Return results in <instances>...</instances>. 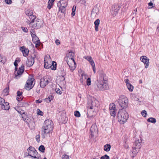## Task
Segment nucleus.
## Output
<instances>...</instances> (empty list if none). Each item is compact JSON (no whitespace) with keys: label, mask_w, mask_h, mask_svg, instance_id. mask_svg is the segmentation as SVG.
<instances>
[{"label":"nucleus","mask_w":159,"mask_h":159,"mask_svg":"<svg viewBox=\"0 0 159 159\" xmlns=\"http://www.w3.org/2000/svg\"><path fill=\"white\" fill-rule=\"evenodd\" d=\"M69 59L72 60L75 64V63L74 60V56H73L72 57H70Z\"/></svg>","instance_id":"59"},{"label":"nucleus","mask_w":159,"mask_h":159,"mask_svg":"<svg viewBox=\"0 0 159 159\" xmlns=\"http://www.w3.org/2000/svg\"><path fill=\"white\" fill-rule=\"evenodd\" d=\"M25 70V66L24 65L22 64L20 67L19 68L18 70L16 72H15V77L14 78L16 79H18L20 78L24 72Z\"/></svg>","instance_id":"9"},{"label":"nucleus","mask_w":159,"mask_h":159,"mask_svg":"<svg viewBox=\"0 0 159 159\" xmlns=\"http://www.w3.org/2000/svg\"><path fill=\"white\" fill-rule=\"evenodd\" d=\"M57 63L54 61H53L52 62V65H50V68L52 70H55L57 69Z\"/></svg>","instance_id":"22"},{"label":"nucleus","mask_w":159,"mask_h":159,"mask_svg":"<svg viewBox=\"0 0 159 159\" xmlns=\"http://www.w3.org/2000/svg\"><path fill=\"white\" fill-rule=\"evenodd\" d=\"M42 102V100H35V102L37 103H41Z\"/></svg>","instance_id":"57"},{"label":"nucleus","mask_w":159,"mask_h":159,"mask_svg":"<svg viewBox=\"0 0 159 159\" xmlns=\"http://www.w3.org/2000/svg\"><path fill=\"white\" fill-rule=\"evenodd\" d=\"M127 87L130 92H132L134 89V86L130 84L129 83L126 85Z\"/></svg>","instance_id":"25"},{"label":"nucleus","mask_w":159,"mask_h":159,"mask_svg":"<svg viewBox=\"0 0 159 159\" xmlns=\"http://www.w3.org/2000/svg\"><path fill=\"white\" fill-rule=\"evenodd\" d=\"M109 109L110 110H116V106L114 103H112L110 105Z\"/></svg>","instance_id":"31"},{"label":"nucleus","mask_w":159,"mask_h":159,"mask_svg":"<svg viewBox=\"0 0 159 159\" xmlns=\"http://www.w3.org/2000/svg\"><path fill=\"white\" fill-rule=\"evenodd\" d=\"M5 101V99L0 97V105H2V103Z\"/></svg>","instance_id":"52"},{"label":"nucleus","mask_w":159,"mask_h":159,"mask_svg":"<svg viewBox=\"0 0 159 159\" xmlns=\"http://www.w3.org/2000/svg\"><path fill=\"white\" fill-rule=\"evenodd\" d=\"M36 55L34 54L31 57L27 58V61H26V66L29 67H30L33 66L34 62V59L36 57Z\"/></svg>","instance_id":"11"},{"label":"nucleus","mask_w":159,"mask_h":159,"mask_svg":"<svg viewBox=\"0 0 159 159\" xmlns=\"http://www.w3.org/2000/svg\"><path fill=\"white\" fill-rule=\"evenodd\" d=\"M76 7H75V9H74V7L72 8V13L71 14V15L72 17L74 16L75 15V12L76 10Z\"/></svg>","instance_id":"44"},{"label":"nucleus","mask_w":159,"mask_h":159,"mask_svg":"<svg viewBox=\"0 0 159 159\" xmlns=\"http://www.w3.org/2000/svg\"><path fill=\"white\" fill-rule=\"evenodd\" d=\"M148 9H150L152 8V7H154V6H153V4L152 2H150L148 3Z\"/></svg>","instance_id":"40"},{"label":"nucleus","mask_w":159,"mask_h":159,"mask_svg":"<svg viewBox=\"0 0 159 159\" xmlns=\"http://www.w3.org/2000/svg\"><path fill=\"white\" fill-rule=\"evenodd\" d=\"M87 85L88 86H89L91 84V79L89 77L86 80Z\"/></svg>","instance_id":"43"},{"label":"nucleus","mask_w":159,"mask_h":159,"mask_svg":"<svg viewBox=\"0 0 159 159\" xmlns=\"http://www.w3.org/2000/svg\"><path fill=\"white\" fill-rule=\"evenodd\" d=\"M106 81L101 80L98 82V87L99 90L103 91L107 89L108 88V85L106 83Z\"/></svg>","instance_id":"10"},{"label":"nucleus","mask_w":159,"mask_h":159,"mask_svg":"<svg viewBox=\"0 0 159 159\" xmlns=\"http://www.w3.org/2000/svg\"><path fill=\"white\" fill-rule=\"evenodd\" d=\"M141 147V144L139 140H136L132 147L133 149H139Z\"/></svg>","instance_id":"18"},{"label":"nucleus","mask_w":159,"mask_h":159,"mask_svg":"<svg viewBox=\"0 0 159 159\" xmlns=\"http://www.w3.org/2000/svg\"><path fill=\"white\" fill-rule=\"evenodd\" d=\"M69 156L67 155L64 154L62 155V159H69Z\"/></svg>","instance_id":"47"},{"label":"nucleus","mask_w":159,"mask_h":159,"mask_svg":"<svg viewBox=\"0 0 159 159\" xmlns=\"http://www.w3.org/2000/svg\"><path fill=\"white\" fill-rule=\"evenodd\" d=\"M124 97V96L120 97L118 101L119 105L122 108V109L123 110H125L127 107L128 104L127 98Z\"/></svg>","instance_id":"3"},{"label":"nucleus","mask_w":159,"mask_h":159,"mask_svg":"<svg viewBox=\"0 0 159 159\" xmlns=\"http://www.w3.org/2000/svg\"><path fill=\"white\" fill-rule=\"evenodd\" d=\"M30 34L32 38L33 42L35 44L36 47L40 43V41L38 37L36 35L34 30H32V31H30Z\"/></svg>","instance_id":"7"},{"label":"nucleus","mask_w":159,"mask_h":159,"mask_svg":"<svg viewBox=\"0 0 159 159\" xmlns=\"http://www.w3.org/2000/svg\"><path fill=\"white\" fill-rule=\"evenodd\" d=\"M84 58L87 60L89 62L92 59V57L90 56H84Z\"/></svg>","instance_id":"39"},{"label":"nucleus","mask_w":159,"mask_h":159,"mask_svg":"<svg viewBox=\"0 0 159 159\" xmlns=\"http://www.w3.org/2000/svg\"><path fill=\"white\" fill-rule=\"evenodd\" d=\"M44 67L47 69H48L50 68V65H48V62L44 61Z\"/></svg>","instance_id":"35"},{"label":"nucleus","mask_w":159,"mask_h":159,"mask_svg":"<svg viewBox=\"0 0 159 159\" xmlns=\"http://www.w3.org/2000/svg\"><path fill=\"white\" fill-rule=\"evenodd\" d=\"M1 106L3 110H8L10 108L9 103L7 102H5V101L2 103V105H1Z\"/></svg>","instance_id":"19"},{"label":"nucleus","mask_w":159,"mask_h":159,"mask_svg":"<svg viewBox=\"0 0 159 159\" xmlns=\"http://www.w3.org/2000/svg\"><path fill=\"white\" fill-rule=\"evenodd\" d=\"M140 60L145 64V67L147 68L149 64V59L146 56H143L141 57Z\"/></svg>","instance_id":"14"},{"label":"nucleus","mask_w":159,"mask_h":159,"mask_svg":"<svg viewBox=\"0 0 159 159\" xmlns=\"http://www.w3.org/2000/svg\"><path fill=\"white\" fill-rule=\"evenodd\" d=\"M89 62L92 67H94L95 66V64L93 59H92Z\"/></svg>","instance_id":"50"},{"label":"nucleus","mask_w":159,"mask_h":159,"mask_svg":"<svg viewBox=\"0 0 159 159\" xmlns=\"http://www.w3.org/2000/svg\"><path fill=\"white\" fill-rule=\"evenodd\" d=\"M20 61V58H16L14 62V65L16 66H18V64Z\"/></svg>","instance_id":"32"},{"label":"nucleus","mask_w":159,"mask_h":159,"mask_svg":"<svg viewBox=\"0 0 159 159\" xmlns=\"http://www.w3.org/2000/svg\"><path fill=\"white\" fill-rule=\"evenodd\" d=\"M129 80L128 79H125L124 80V81L126 83V85L128 84L129 83H129Z\"/></svg>","instance_id":"58"},{"label":"nucleus","mask_w":159,"mask_h":159,"mask_svg":"<svg viewBox=\"0 0 159 159\" xmlns=\"http://www.w3.org/2000/svg\"><path fill=\"white\" fill-rule=\"evenodd\" d=\"M110 113L111 115L113 116H116V110H110Z\"/></svg>","instance_id":"37"},{"label":"nucleus","mask_w":159,"mask_h":159,"mask_svg":"<svg viewBox=\"0 0 159 159\" xmlns=\"http://www.w3.org/2000/svg\"><path fill=\"white\" fill-rule=\"evenodd\" d=\"M121 7L118 4H114L111 10V13L113 16H116L118 13V11Z\"/></svg>","instance_id":"8"},{"label":"nucleus","mask_w":159,"mask_h":159,"mask_svg":"<svg viewBox=\"0 0 159 159\" xmlns=\"http://www.w3.org/2000/svg\"><path fill=\"white\" fill-rule=\"evenodd\" d=\"M29 51L28 48H26L25 50L22 52L23 56L24 57H26L29 54Z\"/></svg>","instance_id":"29"},{"label":"nucleus","mask_w":159,"mask_h":159,"mask_svg":"<svg viewBox=\"0 0 159 159\" xmlns=\"http://www.w3.org/2000/svg\"><path fill=\"white\" fill-rule=\"evenodd\" d=\"M81 77L80 78V81L81 83L83 84V76H84L85 79H86V75L84 74V73H82L81 75Z\"/></svg>","instance_id":"30"},{"label":"nucleus","mask_w":159,"mask_h":159,"mask_svg":"<svg viewBox=\"0 0 159 159\" xmlns=\"http://www.w3.org/2000/svg\"><path fill=\"white\" fill-rule=\"evenodd\" d=\"M100 159H110V157L107 154H105L102 156L100 158Z\"/></svg>","instance_id":"42"},{"label":"nucleus","mask_w":159,"mask_h":159,"mask_svg":"<svg viewBox=\"0 0 159 159\" xmlns=\"http://www.w3.org/2000/svg\"><path fill=\"white\" fill-rule=\"evenodd\" d=\"M36 16L35 15H31L28 16L27 18V21H26L28 24H29L30 26L32 25V24L34 22V20L36 19Z\"/></svg>","instance_id":"15"},{"label":"nucleus","mask_w":159,"mask_h":159,"mask_svg":"<svg viewBox=\"0 0 159 159\" xmlns=\"http://www.w3.org/2000/svg\"><path fill=\"white\" fill-rule=\"evenodd\" d=\"M39 151L42 153H44L45 151V148L43 145H41L39 146L38 149Z\"/></svg>","instance_id":"28"},{"label":"nucleus","mask_w":159,"mask_h":159,"mask_svg":"<svg viewBox=\"0 0 159 159\" xmlns=\"http://www.w3.org/2000/svg\"><path fill=\"white\" fill-rule=\"evenodd\" d=\"M55 43L57 45L60 44V41L58 39H56L55 41Z\"/></svg>","instance_id":"56"},{"label":"nucleus","mask_w":159,"mask_h":159,"mask_svg":"<svg viewBox=\"0 0 159 159\" xmlns=\"http://www.w3.org/2000/svg\"><path fill=\"white\" fill-rule=\"evenodd\" d=\"M147 120L149 122H151L153 124L155 123L157 121L155 118L152 117L148 118Z\"/></svg>","instance_id":"24"},{"label":"nucleus","mask_w":159,"mask_h":159,"mask_svg":"<svg viewBox=\"0 0 159 159\" xmlns=\"http://www.w3.org/2000/svg\"><path fill=\"white\" fill-rule=\"evenodd\" d=\"M90 131L92 137H94L96 134L98 133V130L97 126L95 124L92 125L91 126L90 129Z\"/></svg>","instance_id":"13"},{"label":"nucleus","mask_w":159,"mask_h":159,"mask_svg":"<svg viewBox=\"0 0 159 159\" xmlns=\"http://www.w3.org/2000/svg\"><path fill=\"white\" fill-rule=\"evenodd\" d=\"M45 101H46L48 103L50 102L51 101H49V99H48V98H45L44 99Z\"/></svg>","instance_id":"63"},{"label":"nucleus","mask_w":159,"mask_h":159,"mask_svg":"<svg viewBox=\"0 0 159 159\" xmlns=\"http://www.w3.org/2000/svg\"><path fill=\"white\" fill-rule=\"evenodd\" d=\"M35 80L34 78H29L25 84V89L28 91L32 89L34 85V84H33V83Z\"/></svg>","instance_id":"6"},{"label":"nucleus","mask_w":159,"mask_h":159,"mask_svg":"<svg viewBox=\"0 0 159 159\" xmlns=\"http://www.w3.org/2000/svg\"><path fill=\"white\" fill-rule=\"evenodd\" d=\"M99 76L101 78V80H103L104 81H106L107 79L106 77V74L102 70H101L98 71Z\"/></svg>","instance_id":"16"},{"label":"nucleus","mask_w":159,"mask_h":159,"mask_svg":"<svg viewBox=\"0 0 159 159\" xmlns=\"http://www.w3.org/2000/svg\"><path fill=\"white\" fill-rule=\"evenodd\" d=\"M21 28L22 30L25 32L27 33L28 31L27 28L26 27H21Z\"/></svg>","instance_id":"48"},{"label":"nucleus","mask_w":159,"mask_h":159,"mask_svg":"<svg viewBox=\"0 0 159 159\" xmlns=\"http://www.w3.org/2000/svg\"><path fill=\"white\" fill-rule=\"evenodd\" d=\"M124 146L125 148H129L128 145V144L126 143V142H125V144H124Z\"/></svg>","instance_id":"60"},{"label":"nucleus","mask_w":159,"mask_h":159,"mask_svg":"<svg viewBox=\"0 0 159 159\" xmlns=\"http://www.w3.org/2000/svg\"><path fill=\"white\" fill-rule=\"evenodd\" d=\"M27 48H25L24 46H22L20 47V50L21 52H23Z\"/></svg>","instance_id":"53"},{"label":"nucleus","mask_w":159,"mask_h":159,"mask_svg":"<svg viewBox=\"0 0 159 159\" xmlns=\"http://www.w3.org/2000/svg\"><path fill=\"white\" fill-rule=\"evenodd\" d=\"M42 137L43 139H44L45 138V134H47L48 133H44L43 131H42Z\"/></svg>","instance_id":"55"},{"label":"nucleus","mask_w":159,"mask_h":159,"mask_svg":"<svg viewBox=\"0 0 159 159\" xmlns=\"http://www.w3.org/2000/svg\"><path fill=\"white\" fill-rule=\"evenodd\" d=\"M3 92L6 93L5 94L8 95L9 92V87H7L3 90Z\"/></svg>","instance_id":"36"},{"label":"nucleus","mask_w":159,"mask_h":159,"mask_svg":"<svg viewBox=\"0 0 159 159\" xmlns=\"http://www.w3.org/2000/svg\"><path fill=\"white\" fill-rule=\"evenodd\" d=\"M37 114L38 115H40V116H41L43 115V112L42 111H41L39 109H37Z\"/></svg>","instance_id":"41"},{"label":"nucleus","mask_w":159,"mask_h":159,"mask_svg":"<svg viewBox=\"0 0 159 159\" xmlns=\"http://www.w3.org/2000/svg\"><path fill=\"white\" fill-rule=\"evenodd\" d=\"M75 54L74 52H72L70 51L66 55V57L65 58V59L66 61L67 64L69 66L68 62L69 61H68V57H72L74 56Z\"/></svg>","instance_id":"20"},{"label":"nucleus","mask_w":159,"mask_h":159,"mask_svg":"<svg viewBox=\"0 0 159 159\" xmlns=\"http://www.w3.org/2000/svg\"><path fill=\"white\" fill-rule=\"evenodd\" d=\"M15 71L14 73H16V72L18 70V66H15Z\"/></svg>","instance_id":"64"},{"label":"nucleus","mask_w":159,"mask_h":159,"mask_svg":"<svg viewBox=\"0 0 159 159\" xmlns=\"http://www.w3.org/2000/svg\"><path fill=\"white\" fill-rule=\"evenodd\" d=\"M100 24V20L99 19H98L96 20L94 22L95 25V29L96 31H98V27Z\"/></svg>","instance_id":"21"},{"label":"nucleus","mask_w":159,"mask_h":159,"mask_svg":"<svg viewBox=\"0 0 159 159\" xmlns=\"http://www.w3.org/2000/svg\"><path fill=\"white\" fill-rule=\"evenodd\" d=\"M56 93L60 95H61L62 94V92L58 88V89H56Z\"/></svg>","instance_id":"49"},{"label":"nucleus","mask_w":159,"mask_h":159,"mask_svg":"<svg viewBox=\"0 0 159 159\" xmlns=\"http://www.w3.org/2000/svg\"><path fill=\"white\" fill-rule=\"evenodd\" d=\"M141 114L143 117H146L147 114V111L145 110L142 111Z\"/></svg>","instance_id":"38"},{"label":"nucleus","mask_w":159,"mask_h":159,"mask_svg":"<svg viewBox=\"0 0 159 159\" xmlns=\"http://www.w3.org/2000/svg\"><path fill=\"white\" fill-rule=\"evenodd\" d=\"M48 3L47 8L49 9H50L52 7L53 5V3L51 2H50V1H48Z\"/></svg>","instance_id":"34"},{"label":"nucleus","mask_w":159,"mask_h":159,"mask_svg":"<svg viewBox=\"0 0 159 159\" xmlns=\"http://www.w3.org/2000/svg\"><path fill=\"white\" fill-rule=\"evenodd\" d=\"M53 122L50 120H45L42 128V131L44 133H52L53 129Z\"/></svg>","instance_id":"1"},{"label":"nucleus","mask_w":159,"mask_h":159,"mask_svg":"<svg viewBox=\"0 0 159 159\" xmlns=\"http://www.w3.org/2000/svg\"><path fill=\"white\" fill-rule=\"evenodd\" d=\"M40 135L39 134L37 135H36L35 137V139L36 141L38 143H39L40 141Z\"/></svg>","instance_id":"46"},{"label":"nucleus","mask_w":159,"mask_h":159,"mask_svg":"<svg viewBox=\"0 0 159 159\" xmlns=\"http://www.w3.org/2000/svg\"><path fill=\"white\" fill-rule=\"evenodd\" d=\"M5 2L7 4H10L12 3L11 0H5Z\"/></svg>","instance_id":"51"},{"label":"nucleus","mask_w":159,"mask_h":159,"mask_svg":"<svg viewBox=\"0 0 159 159\" xmlns=\"http://www.w3.org/2000/svg\"><path fill=\"white\" fill-rule=\"evenodd\" d=\"M60 4L61 6L60 7L59 11L61 13H66L65 8L67 5V0H61L57 3V6H59V4Z\"/></svg>","instance_id":"5"},{"label":"nucleus","mask_w":159,"mask_h":159,"mask_svg":"<svg viewBox=\"0 0 159 159\" xmlns=\"http://www.w3.org/2000/svg\"><path fill=\"white\" fill-rule=\"evenodd\" d=\"M25 13L29 16L33 14V11L32 10L29 9L26 11Z\"/></svg>","instance_id":"26"},{"label":"nucleus","mask_w":159,"mask_h":159,"mask_svg":"<svg viewBox=\"0 0 159 159\" xmlns=\"http://www.w3.org/2000/svg\"><path fill=\"white\" fill-rule=\"evenodd\" d=\"M48 98V99H49V101H51V100H52L54 98V97L52 95H49Z\"/></svg>","instance_id":"54"},{"label":"nucleus","mask_w":159,"mask_h":159,"mask_svg":"<svg viewBox=\"0 0 159 159\" xmlns=\"http://www.w3.org/2000/svg\"><path fill=\"white\" fill-rule=\"evenodd\" d=\"M43 24V21L42 20L39 19H37L36 20L35 23L33 24L31 26H30L32 28H36L37 29H40L42 25Z\"/></svg>","instance_id":"12"},{"label":"nucleus","mask_w":159,"mask_h":159,"mask_svg":"<svg viewBox=\"0 0 159 159\" xmlns=\"http://www.w3.org/2000/svg\"><path fill=\"white\" fill-rule=\"evenodd\" d=\"M111 148V145L110 144H107L104 146V150L106 152L109 151Z\"/></svg>","instance_id":"23"},{"label":"nucleus","mask_w":159,"mask_h":159,"mask_svg":"<svg viewBox=\"0 0 159 159\" xmlns=\"http://www.w3.org/2000/svg\"><path fill=\"white\" fill-rule=\"evenodd\" d=\"M49 80L51 81V78L48 76H44L40 81V86L42 88H44L49 82Z\"/></svg>","instance_id":"4"},{"label":"nucleus","mask_w":159,"mask_h":159,"mask_svg":"<svg viewBox=\"0 0 159 159\" xmlns=\"http://www.w3.org/2000/svg\"><path fill=\"white\" fill-rule=\"evenodd\" d=\"M27 151L29 152L28 154H30L31 152H33L34 151H35V152H36V150L32 146H30L29 148H28Z\"/></svg>","instance_id":"27"},{"label":"nucleus","mask_w":159,"mask_h":159,"mask_svg":"<svg viewBox=\"0 0 159 159\" xmlns=\"http://www.w3.org/2000/svg\"><path fill=\"white\" fill-rule=\"evenodd\" d=\"M17 95L16 98V100L19 102L21 101L24 97L22 96L23 92L18 90L17 92Z\"/></svg>","instance_id":"17"},{"label":"nucleus","mask_w":159,"mask_h":159,"mask_svg":"<svg viewBox=\"0 0 159 159\" xmlns=\"http://www.w3.org/2000/svg\"><path fill=\"white\" fill-rule=\"evenodd\" d=\"M28 156H30L31 157H33L34 158H36L37 159H39V158H37L36 156H32V155H31L30 154H28Z\"/></svg>","instance_id":"62"},{"label":"nucleus","mask_w":159,"mask_h":159,"mask_svg":"<svg viewBox=\"0 0 159 159\" xmlns=\"http://www.w3.org/2000/svg\"><path fill=\"white\" fill-rule=\"evenodd\" d=\"M74 115L76 117H79L80 116V112L78 111H75L74 112Z\"/></svg>","instance_id":"33"},{"label":"nucleus","mask_w":159,"mask_h":159,"mask_svg":"<svg viewBox=\"0 0 159 159\" xmlns=\"http://www.w3.org/2000/svg\"><path fill=\"white\" fill-rule=\"evenodd\" d=\"M137 149H133V150L132 151V153L134 154V155L133 156V157H134L135 156H136L138 152V151Z\"/></svg>","instance_id":"45"},{"label":"nucleus","mask_w":159,"mask_h":159,"mask_svg":"<svg viewBox=\"0 0 159 159\" xmlns=\"http://www.w3.org/2000/svg\"><path fill=\"white\" fill-rule=\"evenodd\" d=\"M118 120L121 124H124L129 118V115L125 110H119L117 114Z\"/></svg>","instance_id":"2"},{"label":"nucleus","mask_w":159,"mask_h":159,"mask_svg":"<svg viewBox=\"0 0 159 159\" xmlns=\"http://www.w3.org/2000/svg\"><path fill=\"white\" fill-rule=\"evenodd\" d=\"M87 116L88 117H93L94 116L93 115H92L90 116L89 115V114H88V112H87Z\"/></svg>","instance_id":"61"}]
</instances>
